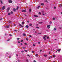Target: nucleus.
I'll list each match as a JSON object with an SVG mask.
<instances>
[{
  "label": "nucleus",
  "mask_w": 62,
  "mask_h": 62,
  "mask_svg": "<svg viewBox=\"0 0 62 62\" xmlns=\"http://www.w3.org/2000/svg\"><path fill=\"white\" fill-rule=\"evenodd\" d=\"M5 8H6V7L5 6H3L2 7V9L3 10H4V9H5Z\"/></svg>",
  "instance_id": "obj_1"
},
{
  "label": "nucleus",
  "mask_w": 62,
  "mask_h": 62,
  "mask_svg": "<svg viewBox=\"0 0 62 62\" xmlns=\"http://www.w3.org/2000/svg\"><path fill=\"white\" fill-rule=\"evenodd\" d=\"M46 37H47V36L46 35H45L44 36L43 39H45V40H46V38H46Z\"/></svg>",
  "instance_id": "obj_2"
},
{
  "label": "nucleus",
  "mask_w": 62,
  "mask_h": 62,
  "mask_svg": "<svg viewBox=\"0 0 62 62\" xmlns=\"http://www.w3.org/2000/svg\"><path fill=\"white\" fill-rule=\"evenodd\" d=\"M47 27L48 29L50 28V25H48L47 26Z\"/></svg>",
  "instance_id": "obj_3"
},
{
  "label": "nucleus",
  "mask_w": 62,
  "mask_h": 62,
  "mask_svg": "<svg viewBox=\"0 0 62 62\" xmlns=\"http://www.w3.org/2000/svg\"><path fill=\"white\" fill-rule=\"evenodd\" d=\"M8 2L10 3H12V1L10 0H8Z\"/></svg>",
  "instance_id": "obj_4"
},
{
  "label": "nucleus",
  "mask_w": 62,
  "mask_h": 62,
  "mask_svg": "<svg viewBox=\"0 0 62 62\" xmlns=\"http://www.w3.org/2000/svg\"><path fill=\"white\" fill-rule=\"evenodd\" d=\"M53 56L55 58V57H56V55H54V54H53Z\"/></svg>",
  "instance_id": "obj_5"
},
{
  "label": "nucleus",
  "mask_w": 62,
  "mask_h": 62,
  "mask_svg": "<svg viewBox=\"0 0 62 62\" xmlns=\"http://www.w3.org/2000/svg\"><path fill=\"white\" fill-rule=\"evenodd\" d=\"M9 9H10V8H7V12H8V11H9Z\"/></svg>",
  "instance_id": "obj_6"
},
{
  "label": "nucleus",
  "mask_w": 62,
  "mask_h": 62,
  "mask_svg": "<svg viewBox=\"0 0 62 62\" xmlns=\"http://www.w3.org/2000/svg\"><path fill=\"white\" fill-rule=\"evenodd\" d=\"M23 36H24V37L26 36V34H25V33H23Z\"/></svg>",
  "instance_id": "obj_7"
},
{
  "label": "nucleus",
  "mask_w": 62,
  "mask_h": 62,
  "mask_svg": "<svg viewBox=\"0 0 62 62\" xmlns=\"http://www.w3.org/2000/svg\"><path fill=\"white\" fill-rule=\"evenodd\" d=\"M0 2L1 3V5H2V4H3V2H2V0H0Z\"/></svg>",
  "instance_id": "obj_8"
},
{
  "label": "nucleus",
  "mask_w": 62,
  "mask_h": 62,
  "mask_svg": "<svg viewBox=\"0 0 62 62\" xmlns=\"http://www.w3.org/2000/svg\"><path fill=\"white\" fill-rule=\"evenodd\" d=\"M19 25L20 26H21V27H23V26L21 24H19Z\"/></svg>",
  "instance_id": "obj_9"
},
{
  "label": "nucleus",
  "mask_w": 62,
  "mask_h": 62,
  "mask_svg": "<svg viewBox=\"0 0 62 62\" xmlns=\"http://www.w3.org/2000/svg\"><path fill=\"white\" fill-rule=\"evenodd\" d=\"M13 10L14 11H15L16 10L15 8H14L13 9Z\"/></svg>",
  "instance_id": "obj_10"
},
{
  "label": "nucleus",
  "mask_w": 62,
  "mask_h": 62,
  "mask_svg": "<svg viewBox=\"0 0 62 62\" xmlns=\"http://www.w3.org/2000/svg\"><path fill=\"white\" fill-rule=\"evenodd\" d=\"M34 17H38V16L36 15H34Z\"/></svg>",
  "instance_id": "obj_11"
},
{
  "label": "nucleus",
  "mask_w": 62,
  "mask_h": 62,
  "mask_svg": "<svg viewBox=\"0 0 62 62\" xmlns=\"http://www.w3.org/2000/svg\"><path fill=\"white\" fill-rule=\"evenodd\" d=\"M61 50V49H59L58 50V51L59 52H60Z\"/></svg>",
  "instance_id": "obj_12"
},
{
  "label": "nucleus",
  "mask_w": 62,
  "mask_h": 62,
  "mask_svg": "<svg viewBox=\"0 0 62 62\" xmlns=\"http://www.w3.org/2000/svg\"><path fill=\"white\" fill-rule=\"evenodd\" d=\"M22 12H26V10H23L22 11Z\"/></svg>",
  "instance_id": "obj_13"
},
{
  "label": "nucleus",
  "mask_w": 62,
  "mask_h": 62,
  "mask_svg": "<svg viewBox=\"0 0 62 62\" xmlns=\"http://www.w3.org/2000/svg\"><path fill=\"white\" fill-rule=\"evenodd\" d=\"M26 27V28H28V27H29L27 25H26L25 26Z\"/></svg>",
  "instance_id": "obj_14"
},
{
  "label": "nucleus",
  "mask_w": 62,
  "mask_h": 62,
  "mask_svg": "<svg viewBox=\"0 0 62 62\" xmlns=\"http://www.w3.org/2000/svg\"><path fill=\"white\" fill-rule=\"evenodd\" d=\"M19 8V6H18L16 8V10H18Z\"/></svg>",
  "instance_id": "obj_15"
},
{
  "label": "nucleus",
  "mask_w": 62,
  "mask_h": 62,
  "mask_svg": "<svg viewBox=\"0 0 62 62\" xmlns=\"http://www.w3.org/2000/svg\"><path fill=\"white\" fill-rule=\"evenodd\" d=\"M9 23H11V22L10 21H8Z\"/></svg>",
  "instance_id": "obj_16"
},
{
  "label": "nucleus",
  "mask_w": 62,
  "mask_h": 62,
  "mask_svg": "<svg viewBox=\"0 0 62 62\" xmlns=\"http://www.w3.org/2000/svg\"><path fill=\"white\" fill-rule=\"evenodd\" d=\"M29 11L30 12L31 11V10L30 9H29Z\"/></svg>",
  "instance_id": "obj_17"
},
{
  "label": "nucleus",
  "mask_w": 62,
  "mask_h": 62,
  "mask_svg": "<svg viewBox=\"0 0 62 62\" xmlns=\"http://www.w3.org/2000/svg\"><path fill=\"white\" fill-rule=\"evenodd\" d=\"M56 30V29L55 28H54V31H55Z\"/></svg>",
  "instance_id": "obj_18"
},
{
  "label": "nucleus",
  "mask_w": 62,
  "mask_h": 62,
  "mask_svg": "<svg viewBox=\"0 0 62 62\" xmlns=\"http://www.w3.org/2000/svg\"><path fill=\"white\" fill-rule=\"evenodd\" d=\"M9 27V26H6V27H7V28H8Z\"/></svg>",
  "instance_id": "obj_19"
},
{
  "label": "nucleus",
  "mask_w": 62,
  "mask_h": 62,
  "mask_svg": "<svg viewBox=\"0 0 62 62\" xmlns=\"http://www.w3.org/2000/svg\"><path fill=\"white\" fill-rule=\"evenodd\" d=\"M38 56V54H36L35 55V56L36 57H37V56Z\"/></svg>",
  "instance_id": "obj_20"
},
{
  "label": "nucleus",
  "mask_w": 62,
  "mask_h": 62,
  "mask_svg": "<svg viewBox=\"0 0 62 62\" xmlns=\"http://www.w3.org/2000/svg\"><path fill=\"white\" fill-rule=\"evenodd\" d=\"M32 24H29V26H32Z\"/></svg>",
  "instance_id": "obj_21"
},
{
  "label": "nucleus",
  "mask_w": 62,
  "mask_h": 62,
  "mask_svg": "<svg viewBox=\"0 0 62 62\" xmlns=\"http://www.w3.org/2000/svg\"><path fill=\"white\" fill-rule=\"evenodd\" d=\"M44 56H45V57H46V56H47V55H44Z\"/></svg>",
  "instance_id": "obj_22"
},
{
  "label": "nucleus",
  "mask_w": 62,
  "mask_h": 62,
  "mask_svg": "<svg viewBox=\"0 0 62 62\" xmlns=\"http://www.w3.org/2000/svg\"><path fill=\"white\" fill-rule=\"evenodd\" d=\"M41 12H42V13H44V11H41Z\"/></svg>",
  "instance_id": "obj_23"
},
{
  "label": "nucleus",
  "mask_w": 62,
  "mask_h": 62,
  "mask_svg": "<svg viewBox=\"0 0 62 62\" xmlns=\"http://www.w3.org/2000/svg\"><path fill=\"white\" fill-rule=\"evenodd\" d=\"M39 24H40V23H42V22H39Z\"/></svg>",
  "instance_id": "obj_24"
},
{
  "label": "nucleus",
  "mask_w": 62,
  "mask_h": 62,
  "mask_svg": "<svg viewBox=\"0 0 62 62\" xmlns=\"http://www.w3.org/2000/svg\"><path fill=\"white\" fill-rule=\"evenodd\" d=\"M41 6H43L44 5V4L43 3H41Z\"/></svg>",
  "instance_id": "obj_25"
},
{
  "label": "nucleus",
  "mask_w": 62,
  "mask_h": 62,
  "mask_svg": "<svg viewBox=\"0 0 62 62\" xmlns=\"http://www.w3.org/2000/svg\"><path fill=\"white\" fill-rule=\"evenodd\" d=\"M10 13H8V15H10Z\"/></svg>",
  "instance_id": "obj_26"
},
{
  "label": "nucleus",
  "mask_w": 62,
  "mask_h": 62,
  "mask_svg": "<svg viewBox=\"0 0 62 62\" xmlns=\"http://www.w3.org/2000/svg\"><path fill=\"white\" fill-rule=\"evenodd\" d=\"M36 28H39V27H36Z\"/></svg>",
  "instance_id": "obj_27"
},
{
  "label": "nucleus",
  "mask_w": 62,
  "mask_h": 62,
  "mask_svg": "<svg viewBox=\"0 0 62 62\" xmlns=\"http://www.w3.org/2000/svg\"><path fill=\"white\" fill-rule=\"evenodd\" d=\"M32 53H34V51H32Z\"/></svg>",
  "instance_id": "obj_28"
},
{
  "label": "nucleus",
  "mask_w": 62,
  "mask_h": 62,
  "mask_svg": "<svg viewBox=\"0 0 62 62\" xmlns=\"http://www.w3.org/2000/svg\"><path fill=\"white\" fill-rule=\"evenodd\" d=\"M59 28L60 29H61V28H62V27H59Z\"/></svg>",
  "instance_id": "obj_29"
},
{
  "label": "nucleus",
  "mask_w": 62,
  "mask_h": 62,
  "mask_svg": "<svg viewBox=\"0 0 62 62\" xmlns=\"http://www.w3.org/2000/svg\"><path fill=\"white\" fill-rule=\"evenodd\" d=\"M2 18H1L0 19V21H2Z\"/></svg>",
  "instance_id": "obj_30"
},
{
  "label": "nucleus",
  "mask_w": 62,
  "mask_h": 62,
  "mask_svg": "<svg viewBox=\"0 0 62 62\" xmlns=\"http://www.w3.org/2000/svg\"><path fill=\"white\" fill-rule=\"evenodd\" d=\"M24 51L25 52H27V50H24Z\"/></svg>",
  "instance_id": "obj_31"
},
{
  "label": "nucleus",
  "mask_w": 62,
  "mask_h": 62,
  "mask_svg": "<svg viewBox=\"0 0 62 62\" xmlns=\"http://www.w3.org/2000/svg\"><path fill=\"white\" fill-rule=\"evenodd\" d=\"M9 36H12V35H11V34H9Z\"/></svg>",
  "instance_id": "obj_32"
},
{
  "label": "nucleus",
  "mask_w": 62,
  "mask_h": 62,
  "mask_svg": "<svg viewBox=\"0 0 62 62\" xmlns=\"http://www.w3.org/2000/svg\"><path fill=\"white\" fill-rule=\"evenodd\" d=\"M40 7V6H39L38 7H37V8H38V9H39V8Z\"/></svg>",
  "instance_id": "obj_33"
},
{
  "label": "nucleus",
  "mask_w": 62,
  "mask_h": 62,
  "mask_svg": "<svg viewBox=\"0 0 62 62\" xmlns=\"http://www.w3.org/2000/svg\"><path fill=\"white\" fill-rule=\"evenodd\" d=\"M45 1L46 2H47V1L46 0H45Z\"/></svg>",
  "instance_id": "obj_34"
},
{
  "label": "nucleus",
  "mask_w": 62,
  "mask_h": 62,
  "mask_svg": "<svg viewBox=\"0 0 62 62\" xmlns=\"http://www.w3.org/2000/svg\"><path fill=\"white\" fill-rule=\"evenodd\" d=\"M24 44H25V45H27V44H26V43H24Z\"/></svg>",
  "instance_id": "obj_35"
},
{
  "label": "nucleus",
  "mask_w": 62,
  "mask_h": 62,
  "mask_svg": "<svg viewBox=\"0 0 62 62\" xmlns=\"http://www.w3.org/2000/svg\"><path fill=\"white\" fill-rule=\"evenodd\" d=\"M60 7H62V4H60Z\"/></svg>",
  "instance_id": "obj_36"
},
{
  "label": "nucleus",
  "mask_w": 62,
  "mask_h": 62,
  "mask_svg": "<svg viewBox=\"0 0 62 62\" xmlns=\"http://www.w3.org/2000/svg\"><path fill=\"white\" fill-rule=\"evenodd\" d=\"M22 24H24V22H23L22 23Z\"/></svg>",
  "instance_id": "obj_37"
},
{
  "label": "nucleus",
  "mask_w": 62,
  "mask_h": 62,
  "mask_svg": "<svg viewBox=\"0 0 62 62\" xmlns=\"http://www.w3.org/2000/svg\"><path fill=\"white\" fill-rule=\"evenodd\" d=\"M28 56H29V57H30V56L29 55H27Z\"/></svg>",
  "instance_id": "obj_38"
},
{
  "label": "nucleus",
  "mask_w": 62,
  "mask_h": 62,
  "mask_svg": "<svg viewBox=\"0 0 62 62\" xmlns=\"http://www.w3.org/2000/svg\"><path fill=\"white\" fill-rule=\"evenodd\" d=\"M11 14H12V13H13V12H12V11H11Z\"/></svg>",
  "instance_id": "obj_39"
},
{
  "label": "nucleus",
  "mask_w": 62,
  "mask_h": 62,
  "mask_svg": "<svg viewBox=\"0 0 62 62\" xmlns=\"http://www.w3.org/2000/svg\"><path fill=\"white\" fill-rule=\"evenodd\" d=\"M36 45H34V44H33V46H35Z\"/></svg>",
  "instance_id": "obj_40"
},
{
  "label": "nucleus",
  "mask_w": 62,
  "mask_h": 62,
  "mask_svg": "<svg viewBox=\"0 0 62 62\" xmlns=\"http://www.w3.org/2000/svg\"><path fill=\"white\" fill-rule=\"evenodd\" d=\"M55 20V18H53V20Z\"/></svg>",
  "instance_id": "obj_41"
},
{
  "label": "nucleus",
  "mask_w": 62,
  "mask_h": 62,
  "mask_svg": "<svg viewBox=\"0 0 62 62\" xmlns=\"http://www.w3.org/2000/svg\"><path fill=\"white\" fill-rule=\"evenodd\" d=\"M11 56H9V58H11Z\"/></svg>",
  "instance_id": "obj_42"
},
{
  "label": "nucleus",
  "mask_w": 62,
  "mask_h": 62,
  "mask_svg": "<svg viewBox=\"0 0 62 62\" xmlns=\"http://www.w3.org/2000/svg\"><path fill=\"white\" fill-rule=\"evenodd\" d=\"M39 14H41V13H40V12H39Z\"/></svg>",
  "instance_id": "obj_43"
},
{
  "label": "nucleus",
  "mask_w": 62,
  "mask_h": 62,
  "mask_svg": "<svg viewBox=\"0 0 62 62\" xmlns=\"http://www.w3.org/2000/svg\"><path fill=\"white\" fill-rule=\"evenodd\" d=\"M52 23V22H50V24H51Z\"/></svg>",
  "instance_id": "obj_44"
},
{
  "label": "nucleus",
  "mask_w": 62,
  "mask_h": 62,
  "mask_svg": "<svg viewBox=\"0 0 62 62\" xmlns=\"http://www.w3.org/2000/svg\"><path fill=\"white\" fill-rule=\"evenodd\" d=\"M9 40H10V39H8L7 40V41H9Z\"/></svg>",
  "instance_id": "obj_45"
},
{
  "label": "nucleus",
  "mask_w": 62,
  "mask_h": 62,
  "mask_svg": "<svg viewBox=\"0 0 62 62\" xmlns=\"http://www.w3.org/2000/svg\"><path fill=\"white\" fill-rule=\"evenodd\" d=\"M29 37H32V36H31L30 35H29Z\"/></svg>",
  "instance_id": "obj_46"
},
{
  "label": "nucleus",
  "mask_w": 62,
  "mask_h": 62,
  "mask_svg": "<svg viewBox=\"0 0 62 62\" xmlns=\"http://www.w3.org/2000/svg\"><path fill=\"white\" fill-rule=\"evenodd\" d=\"M15 31H16V32H17V31H17V30H14Z\"/></svg>",
  "instance_id": "obj_47"
},
{
  "label": "nucleus",
  "mask_w": 62,
  "mask_h": 62,
  "mask_svg": "<svg viewBox=\"0 0 62 62\" xmlns=\"http://www.w3.org/2000/svg\"><path fill=\"white\" fill-rule=\"evenodd\" d=\"M54 9H55V8H56V7H54Z\"/></svg>",
  "instance_id": "obj_48"
},
{
  "label": "nucleus",
  "mask_w": 62,
  "mask_h": 62,
  "mask_svg": "<svg viewBox=\"0 0 62 62\" xmlns=\"http://www.w3.org/2000/svg\"><path fill=\"white\" fill-rule=\"evenodd\" d=\"M26 60V61L27 62H28V60Z\"/></svg>",
  "instance_id": "obj_49"
},
{
  "label": "nucleus",
  "mask_w": 62,
  "mask_h": 62,
  "mask_svg": "<svg viewBox=\"0 0 62 62\" xmlns=\"http://www.w3.org/2000/svg\"><path fill=\"white\" fill-rule=\"evenodd\" d=\"M16 55L17 56H18V55L17 54H16Z\"/></svg>",
  "instance_id": "obj_50"
},
{
  "label": "nucleus",
  "mask_w": 62,
  "mask_h": 62,
  "mask_svg": "<svg viewBox=\"0 0 62 62\" xmlns=\"http://www.w3.org/2000/svg\"><path fill=\"white\" fill-rule=\"evenodd\" d=\"M23 40H21V42H23Z\"/></svg>",
  "instance_id": "obj_51"
},
{
  "label": "nucleus",
  "mask_w": 62,
  "mask_h": 62,
  "mask_svg": "<svg viewBox=\"0 0 62 62\" xmlns=\"http://www.w3.org/2000/svg\"><path fill=\"white\" fill-rule=\"evenodd\" d=\"M33 62H36V61L35 60Z\"/></svg>",
  "instance_id": "obj_52"
},
{
  "label": "nucleus",
  "mask_w": 62,
  "mask_h": 62,
  "mask_svg": "<svg viewBox=\"0 0 62 62\" xmlns=\"http://www.w3.org/2000/svg\"><path fill=\"white\" fill-rule=\"evenodd\" d=\"M20 44H21V45H23V43H21Z\"/></svg>",
  "instance_id": "obj_53"
},
{
  "label": "nucleus",
  "mask_w": 62,
  "mask_h": 62,
  "mask_svg": "<svg viewBox=\"0 0 62 62\" xmlns=\"http://www.w3.org/2000/svg\"><path fill=\"white\" fill-rule=\"evenodd\" d=\"M21 52L22 53H23V51H22Z\"/></svg>",
  "instance_id": "obj_54"
},
{
  "label": "nucleus",
  "mask_w": 62,
  "mask_h": 62,
  "mask_svg": "<svg viewBox=\"0 0 62 62\" xmlns=\"http://www.w3.org/2000/svg\"><path fill=\"white\" fill-rule=\"evenodd\" d=\"M38 34H41V33H38Z\"/></svg>",
  "instance_id": "obj_55"
},
{
  "label": "nucleus",
  "mask_w": 62,
  "mask_h": 62,
  "mask_svg": "<svg viewBox=\"0 0 62 62\" xmlns=\"http://www.w3.org/2000/svg\"><path fill=\"white\" fill-rule=\"evenodd\" d=\"M20 42H19V41L18 42V43H20Z\"/></svg>",
  "instance_id": "obj_56"
},
{
  "label": "nucleus",
  "mask_w": 62,
  "mask_h": 62,
  "mask_svg": "<svg viewBox=\"0 0 62 62\" xmlns=\"http://www.w3.org/2000/svg\"><path fill=\"white\" fill-rule=\"evenodd\" d=\"M57 51H58V50H57V51H56V53H57Z\"/></svg>",
  "instance_id": "obj_57"
},
{
  "label": "nucleus",
  "mask_w": 62,
  "mask_h": 62,
  "mask_svg": "<svg viewBox=\"0 0 62 62\" xmlns=\"http://www.w3.org/2000/svg\"><path fill=\"white\" fill-rule=\"evenodd\" d=\"M26 40H27V41H28V39H27V38H26Z\"/></svg>",
  "instance_id": "obj_58"
},
{
  "label": "nucleus",
  "mask_w": 62,
  "mask_h": 62,
  "mask_svg": "<svg viewBox=\"0 0 62 62\" xmlns=\"http://www.w3.org/2000/svg\"><path fill=\"white\" fill-rule=\"evenodd\" d=\"M17 39L18 40V39H20V38H17Z\"/></svg>",
  "instance_id": "obj_59"
},
{
  "label": "nucleus",
  "mask_w": 62,
  "mask_h": 62,
  "mask_svg": "<svg viewBox=\"0 0 62 62\" xmlns=\"http://www.w3.org/2000/svg\"><path fill=\"white\" fill-rule=\"evenodd\" d=\"M47 39H49V37H47Z\"/></svg>",
  "instance_id": "obj_60"
},
{
  "label": "nucleus",
  "mask_w": 62,
  "mask_h": 62,
  "mask_svg": "<svg viewBox=\"0 0 62 62\" xmlns=\"http://www.w3.org/2000/svg\"><path fill=\"white\" fill-rule=\"evenodd\" d=\"M22 48H23V49H25V48H24V47H22Z\"/></svg>",
  "instance_id": "obj_61"
},
{
  "label": "nucleus",
  "mask_w": 62,
  "mask_h": 62,
  "mask_svg": "<svg viewBox=\"0 0 62 62\" xmlns=\"http://www.w3.org/2000/svg\"><path fill=\"white\" fill-rule=\"evenodd\" d=\"M42 15H44V16L45 15L44 14H43Z\"/></svg>",
  "instance_id": "obj_62"
},
{
  "label": "nucleus",
  "mask_w": 62,
  "mask_h": 62,
  "mask_svg": "<svg viewBox=\"0 0 62 62\" xmlns=\"http://www.w3.org/2000/svg\"><path fill=\"white\" fill-rule=\"evenodd\" d=\"M42 51V50H40V52H41Z\"/></svg>",
  "instance_id": "obj_63"
},
{
  "label": "nucleus",
  "mask_w": 62,
  "mask_h": 62,
  "mask_svg": "<svg viewBox=\"0 0 62 62\" xmlns=\"http://www.w3.org/2000/svg\"><path fill=\"white\" fill-rule=\"evenodd\" d=\"M14 26H16V24H14Z\"/></svg>",
  "instance_id": "obj_64"
}]
</instances>
